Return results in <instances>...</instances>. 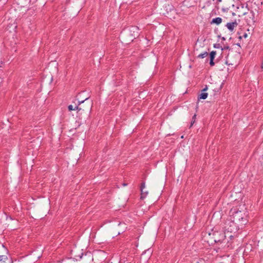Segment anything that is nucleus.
<instances>
[{
  "instance_id": "obj_5",
  "label": "nucleus",
  "mask_w": 263,
  "mask_h": 263,
  "mask_svg": "<svg viewBox=\"0 0 263 263\" xmlns=\"http://www.w3.org/2000/svg\"><path fill=\"white\" fill-rule=\"evenodd\" d=\"M208 89L207 86H206L201 91V93L198 96V99H205L208 97V93L205 92V91Z\"/></svg>"
},
{
  "instance_id": "obj_7",
  "label": "nucleus",
  "mask_w": 263,
  "mask_h": 263,
  "mask_svg": "<svg viewBox=\"0 0 263 263\" xmlns=\"http://www.w3.org/2000/svg\"><path fill=\"white\" fill-rule=\"evenodd\" d=\"M145 187V183L143 182L141 185V198H142V199L145 198V197L146 196V193H145V194H144V189Z\"/></svg>"
},
{
  "instance_id": "obj_9",
  "label": "nucleus",
  "mask_w": 263,
  "mask_h": 263,
  "mask_svg": "<svg viewBox=\"0 0 263 263\" xmlns=\"http://www.w3.org/2000/svg\"><path fill=\"white\" fill-rule=\"evenodd\" d=\"M216 54V52L215 51H212V52H211V53L210 54V59L214 60Z\"/></svg>"
},
{
  "instance_id": "obj_6",
  "label": "nucleus",
  "mask_w": 263,
  "mask_h": 263,
  "mask_svg": "<svg viewBox=\"0 0 263 263\" xmlns=\"http://www.w3.org/2000/svg\"><path fill=\"white\" fill-rule=\"evenodd\" d=\"M222 22V18L221 17H216L212 19L211 24H215L216 25H219Z\"/></svg>"
},
{
  "instance_id": "obj_18",
  "label": "nucleus",
  "mask_w": 263,
  "mask_h": 263,
  "mask_svg": "<svg viewBox=\"0 0 263 263\" xmlns=\"http://www.w3.org/2000/svg\"><path fill=\"white\" fill-rule=\"evenodd\" d=\"M261 68V69H263V62H262Z\"/></svg>"
},
{
  "instance_id": "obj_14",
  "label": "nucleus",
  "mask_w": 263,
  "mask_h": 263,
  "mask_svg": "<svg viewBox=\"0 0 263 263\" xmlns=\"http://www.w3.org/2000/svg\"><path fill=\"white\" fill-rule=\"evenodd\" d=\"M213 61H214V60L210 59V64L211 66H213L214 65V63Z\"/></svg>"
},
{
  "instance_id": "obj_10",
  "label": "nucleus",
  "mask_w": 263,
  "mask_h": 263,
  "mask_svg": "<svg viewBox=\"0 0 263 263\" xmlns=\"http://www.w3.org/2000/svg\"><path fill=\"white\" fill-rule=\"evenodd\" d=\"M208 55V53L207 52H204L200 54L198 57L200 58H204L206 57Z\"/></svg>"
},
{
  "instance_id": "obj_11",
  "label": "nucleus",
  "mask_w": 263,
  "mask_h": 263,
  "mask_svg": "<svg viewBox=\"0 0 263 263\" xmlns=\"http://www.w3.org/2000/svg\"><path fill=\"white\" fill-rule=\"evenodd\" d=\"M7 259V257L5 255H0V261L5 260Z\"/></svg>"
},
{
  "instance_id": "obj_12",
  "label": "nucleus",
  "mask_w": 263,
  "mask_h": 263,
  "mask_svg": "<svg viewBox=\"0 0 263 263\" xmlns=\"http://www.w3.org/2000/svg\"><path fill=\"white\" fill-rule=\"evenodd\" d=\"M196 117V115H194V116L193 117L192 121L191 123V126H192L193 125V124L195 123Z\"/></svg>"
},
{
  "instance_id": "obj_16",
  "label": "nucleus",
  "mask_w": 263,
  "mask_h": 263,
  "mask_svg": "<svg viewBox=\"0 0 263 263\" xmlns=\"http://www.w3.org/2000/svg\"><path fill=\"white\" fill-rule=\"evenodd\" d=\"M220 46L219 44H214V47L215 48H219Z\"/></svg>"
},
{
  "instance_id": "obj_8",
  "label": "nucleus",
  "mask_w": 263,
  "mask_h": 263,
  "mask_svg": "<svg viewBox=\"0 0 263 263\" xmlns=\"http://www.w3.org/2000/svg\"><path fill=\"white\" fill-rule=\"evenodd\" d=\"M251 16L250 17V19L247 20V22L248 24H254L255 22V21L254 20V13L253 12H251Z\"/></svg>"
},
{
  "instance_id": "obj_20",
  "label": "nucleus",
  "mask_w": 263,
  "mask_h": 263,
  "mask_svg": "<svg viewBox=\"0 0 263 263\" xmlns=\"http://www.w3.org/2000/svg\"><path fill=\"white\" fill-rule=\"evenodd\" d=\"M225 48H226V49H228V48H229V47H226Z\"/></svg>"
},
{
  "instance_id": "obj_19",
  "label": "nucleus",
  "mask_w": 263,
  "mask_h": 263,
  "mask_svg": "<svg viewBox=\"0 0 263 263\" xmlns=\"http://www.w3.org/2000/svg\"><path fill=\"white\" fill-rule=\"evenodd\" d=\"M123 185H124V186H126V184H125V183H124V184H123Z\"/></svg>"
},
{
  "instance_id": "obj_2",
  "label": "nucleus",
  "mask_w": 263,
  "mask_h": 263,
  "mask_svg": "<svg viewBox=\"0 0 263 263\" xmlns=\"http://www.w3.org/2000/svg\"><path fill=\"white\" fill-rule=\"evenodd\" d=\"M239 225H237V223L233 221V220H231L230 218L225 223V237H228L231 238L233 237L232 235H229V233H235L239 229Z\"/></svg>"
},
{
  "instance_id": "obj_1",
  "label": "nucleus",
  "mask_w": 263,
  "mask_h": 263,
  "mask_svg": "<svg viewBox=\"0 0 263 263\" xmlns=\"http://www.w3.org/2000/svg\"><path fill=\"white\" fill-rule=\"evenodd\" d=\"M230 219L240 227L245 225L247 222V215L243 212L232 210L230 212Z\"/></svg>"
},
{
  "instance_id": "obj_3",
  "label": "nucleus",
  "mask_w": 263,
  "mask_h": 263,
  "mask_svg": "<svg viewBox=\"0 0 263 263\" xmlns=\"http://www.w3.org/2000/svg\"><path fill=\"white\" fill-rule=\"evenodd\" d=\"M237 25L238 23L236 21H235L234 22L227 23L226 27L229 30L232 31L234 29L237 27Z\"/></svg>"
},
{
  "instance_id": "obj_4",
  "label": "nucleus",
  "mask_w": 263,
  "mask_h": 263,
  "mask_svg": "<svg viewBox=\"0 0 263 263\" xmlns=\"http://www.w3.org/2000/svg\"><path fill=\"white\" fill-rule=\"evenodd\" d=\"M84 102V101H81V102H79V105L76 106L74 108L73 107V106L72 105H70L68 106V109L69 111H71V110H78L79 111H80L81 110H84V108H82L81 107H80L79 105Z\"/></svg>"
},
{
  "instance_id": "obj_13",
  "label": "nucleus",
  "mask_w": 263,
  "mask_h": 263,
  "mask_svg": "<svg viewBox=\"0 0 263 263\" xmlns=\"http://www.w3.org/2000/svg\"><path fill=\"white\" fill-rule=\"evenodd\" d=\"M131 29H132V31H133L134 32H135V31H137L138 30V27H135V26L134 27H132Z\"/></svg>"
},
{
  "instance_id": "obj_17",
  "label": "nucleus",
  "mask_w": 263,
  "mask_h": 263,
  "mask_svg": "<svg viewBox=\"0 0 263 263\" xmlns=\"http://www.w3.org/2000/svg\"><path fill=\"white\" fill-rule=\"evenodd\" d=\"M144 194H145V193H146V196H147L148 194V192L144 191Z\"/></svg>"
},
{
  "instance_id": "obj_15",
  "label": "nucleus",
  "mask_w": 263,
  "mask_h": 263,
  "mask_svg": "<svg viewBox=\"0 0 263 263\" xmlns=\"http://www.w3.org/2000/svg\"><path fill=\"white\" fill-rule=\"evenodd\" d=\"M91 108V105L90 104L88 105L87 107V110H88L89 111H90Z\"/></svg>"
}]
</instances>
